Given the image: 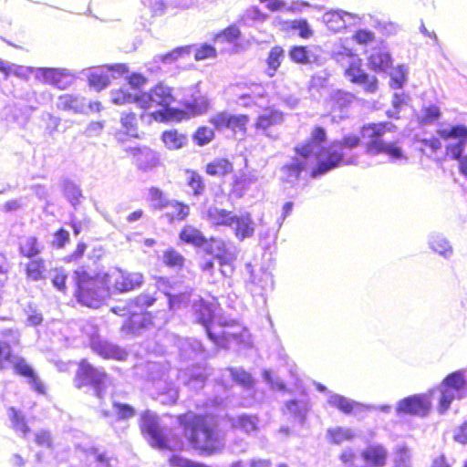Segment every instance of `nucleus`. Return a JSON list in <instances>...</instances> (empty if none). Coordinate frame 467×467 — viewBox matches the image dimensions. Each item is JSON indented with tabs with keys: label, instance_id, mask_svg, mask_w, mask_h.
<instances>
[{
	"label": "nucleus",
	"instance_id": "obj_20",
	"mask_svg": "<svg viewBox=\"0 0 467 467\" xmlns=\"http://www.w3.org/2000/svg\"><path fill=\"white\" fill-rule=\"evenodd\" d=\"M233 224H234L233 228L234 234L239 241H244L254 234L255 223L250 213H244L240 215L234 214Z\"/></svg>",
	"mask_w": 467,
	"mask_h": 467
},
{
	"label": "nucleus",
	"instance_id": "obj_15",
	"mask_svg": "<svg viewBox=\"0 0 467 467\" xmlns=\"http://www.w3.org/2000/svg\"><path fill=\"white\" fill-rule=\"evenodd\" d=\"M112 288L118 293H128L140 288L144 283L140 272H130L117 268L112 275Z\"/></svg>",
	"mask_w": 467,
	"mask_h": 467
},
{
	"label": "nucleus",
	"instance_id": "obj_8",
	"mask_svg": "<svg viewBox=\"0 0 467 467\" xmlns=\"http://www.w3.org/2000/svg\"><path fill=\"white\" fill-rule=\"evenodd\" d=\"M439 400L437 410L444 414L454 400H460L467 396V379L462 370L449 373L437 387Z\"/></svg>",
	"mask_w": 467,
	"mask_h": 467
},
{
	"label": "nucleus",
	"instance_id": "obj_36",
	"mask_svg": "<svg viewBox=\"0 0 467 467\" xmlns=\"http://www.w3.org/2000/svg\"><path fill=\"white\" fill-rule=\"evenodd\" d=\"M285 57V51L281 47L275 46L274 47L266 58L267 67L265 69L266 74L269 77L275 76L277 68L280 67L283 59Z\"/></svg>",
	"mask_w": 467,
	"mask_h": 467
},
{
	"label": "nucleus",
	"instance_id": "obj_64",
	"mask_svg": "<svg viewBox=\"0 0 467 467\" xmlns=\"http://www.w3.org/2000/svg\"><path fill=\"white\" fill-rule=\"evenodd\" d=\"M453 440L460 444H467V421L458 426L453 433Z\"/></svg>",
	"mask_w": 467,
	"mask_h": 467
},
{
	"label": "nucleus",
	"instance_id": "obj_6",
	"mask_svg": "<svg viewBox=\"0 0 467 467\" xmlns=\"http://www.w3.org/2000/svg\"><path fill=\"white\" fill-rule=\"evenodd\" d=\"M397 130V126L389 121L370 122L360 128V136L367 140L365 152L368 155H386L390 160L405 158L398 140L386 141L383 135Z\"/></svg>",
	"mask_w": 467,
	"mask_h": 467
},
{
	"label": "nucleus",
	"instance_id": "obj_11",
	"mask_svg": "<svg viewBox=\"0 0 467 467\" xmlns=\"http://www.w3.org/2000/svg\"><path fill=\"white\" fill-rule=\"evenodd\" d=\"M108 379V374L92 366L88 359L82 358L78 364V369L74 377L76 388L82 389L92 386L96 389H101Z\"/></svg>",
	"mask_w": 467,
	"mask_h": 467
},
{
	"label": "nucleus",
	"instance_id": "obj_48",
	"mask_svg": "<svg viewBox=\"0 0 467 467\" xmlns=\"http://www.w3.org/2000/svg\"><path fill=\"white\" fill-rule=\"evenodd\" d=\"M431 249L442 256H449L452 254V248L449 242L442 237H435L431 243Z\"/></svg>",
	"mask_w": 467,
	"mask_h": 467
},
{
	"label": "nucleus",
	"instance_id": "obj_53",
	"mask_svg": "<svg viewBox=\"0 0 467 467\" xmlns=\"http://www.w3.org/2000/svg\"><path fill=\"white\" fill-rule=\"evenodd\" d=\"M248 183L246 179L242 177H235L231 184L230 195L234 198H242L245 190L247 189Z\"/></svg>",
	"mask_w": 467,
	"mask_h": 467
},
{
	"label": "nucleus",
	"instance_id": "obj_24",
	"mask_svg": "<svg viewBox=\"0 0 467 467\" xmlns=\"http://www.w3.org/2000/svg\"><path fill=\"white\" fill-rule=\"evenodd\" d=\"M361 458L372 467H383L387 463L388 451L382 445H369L361 451Z\"/></svg>",
	"mask_w": 467,
	"mask_h": 467
},
{
	"label": "nucleus",
	"instance_id": "obj_16",
	"mask_svg": "<svg viewBox=\"0 0 467 467\" xmlns=\"http://www.w3.org/2000/svg\"><path fill=\"white\" fill-rule=\"evenodd\" d=\"M16 375L28 380L33 390L38 394L46 393V386L35 372L32 366L23 357H16L10 363Z\"/></svg>",
	"mask_w": 467,
	"mask_h": 467
},
{
	"label": "nucleus",
	"instance_id": "obj_59",
	"mask_svg": "<svg viewBox=\"0 0 467 467\" xmlns=\"http://www.w3.org/2000/svg\"><path fill=\"white\" fill-rule=\"evenodd\" d=\"M133 100H139V99L134 98L129 91L122 88L117 89L113 93L112 101L117 105L130 103Z\"/></svg>",
	"mask_w": 467,
	"mask_h": 467
},
{
	"label": "nucleus",
	"instance_id": "obj_26",
	"mask_svg": "<svg viewBox=\"0 0 467 467\" xmlns=\"http://www.w3.org/2000/svg\"><path fill=\"white\" fill-rule=\"evenodd\" d=\"M284 116L277 110H269L265 113L259 115L254 124L256 130L267 134L270 128L282 124Z\"/></svg>",
	"mask_w": 467,
	"mask_h": 467
},
{
	"label": "nucleus",
	"instance_id": "obj_47",
	"mask_svg": "<svg viewBox=\"0 0 467 467\" xmlns=\"http://www.w3.org/2000/svg\"><path fill=\"white\" fill-rule=\"evenodd\" d=\"M171 467H211L202 462H194L190 459L172 454L168 460Z\"/></svg>",
	"mask_w": 467,
	"mask_h": 467
},
{
	"label": "nucleus",
	"instance_id": "obj_42",
	"mask_svg": "<svg viewBox=\"0 0 467 467\" xmlns=\"http://www.w3.org/2000/svg\"><path fill=\"white\" fill-rule=\"evenodd\" d=\"M327 435L328 441L333 444H340L353 438V435L348 430L341 427L328 429Z\"/></svg>",
	"mask_w": 467,
	"mask_h": 467
},
{
	"label": "nucleus",
	"instance_id": "obj_25",
	"mask_svg": "<svg viewBox=\"0 0 467 467\" xmlns=\"http://www.w3.org/2000/svg\"><path fill=\"white\" fill-rule=\"evenodd\" d=\"M83 462L85 467H111V457L97 447L83 451Z\"/></svg>",
	"mask_w": 467,
	"mask_h": 467
},
{
	"label": "nucleus",
	"instance_id": "obj_57",
	"mask_svg": "<svg viewBox=\"0 0 467 467\" xmlns=\"http://www.w3.org/2000/svg\"><path fill=\"white\" fill-rule=\"evenodd\" d=\"M352 39L358 44L367 45L374 41L375 35L369 30L358 29L353 34Z\"/></svg>",
	"mask_w": 467,
	"mask_h": 467
},
{
	"label": "nucleus",
	"instance_id": "obj_30",
	"mask_svg": "<svg viewBox=\"0 0 467 467\" xmlns=\"http://www.w3.org/2000/svg\"><path fill=\"white\" fill-rule=\"evenodd\" d=\"M204 171L212 177H225L234 171V164L227 158H216L206 163Z\"/></svg>",
	"mask_w": 467,
	"mask_h": 467
},
{
	"label": "nucleus",
	"instance_id": "obj_3",
	"mask_svg": "<svg viewBox=\"0 0 467 467\" xmlns=\"http://www.w3.org/2000/svg\"><path fill=\"white\" fill-rule=\"evenodd\" d=\"M111 310L114 314L126 317L120 330L130 335H136L155 326L165 313L164 304L160 302L157 291L140 293L125 305L114 306Z\"/></svg>",
	"mask_w": 467,
	"mask_h": 467
},
{
	"label": "nucleus",
	"instance_id": "obj_58",
	"mask_svg": "<svg viewBox=\"0 0 467 467\" xmlns=\"http://www.w3.org/2000/svg\"><path fill=\"white\" fill-rule=\"evenodd\" d=\"M87 248H88V245L86 243L78 242L77 244V246L74 249V251L65 257V262H67V263L79 262L80 259L83 257Z\"/></svg>",
	"mask_w": 467,
	"mask_h": 467
},
{
	"label": "nucleus",
	"instance_id": "obj_44",
	"mask_svg": "<svg viewBox=\"0 0 467 467\" xmlns=\"http://www.w3.org/2000/svg\"><path fill=\"white\" fill-rule=\"evenodd\" d=\"M39 72L42 78V81L45 84L58 86L61 78L63 77V73L57 68L52 67H42L39 68Z\"/></svg>",
	"mask_w": 467,
	"mask_h": 467
},
{
	"label": "nucleus",
	"instance_id": "obj_56",
	"mask_svg": "<svg viewBox=\"0 0 467 467\" xmlns=\"http://www.w3.org/2000/svg\"><path fill=\"white\" fill-rule=\"evenodd\" d=\"M232 379L234 382L247 388L254 383L251 374L243 369L232 370Z\"/></svg>",
	"mask_w": 467,
	"mask_h": 467
},
{
	"label": "nucleus",
	"instance_id": "obj_12",
	"mask_svg": "<svg viewBox=\"0 0 467 467\" xmlns=\"http://www.w3.org/2000/svg\"><path fill=\"white\" fill-rule=\"evenodd\" d=\"M344 75L352 84L361 86L366 93H375L378 90V78L374 76H369L362 68V60L360 58L351 61L346 67Z\"/></svg>",
	"mask_w": 467,
	"mask_h": 467
},
{
	"label": "nucleus",
	"instance_id": "obj_52",
	"mask_svg": "<svg viewBox=\"0 0 467 467\" xmlns=\"http://www.w3.org/2000/svg\"><path fill=\"white\" fill-rule=\"evenodd\" d=\"M69 241V233L64 228H59L53 234L52 246L57 249H62Z\"/></svg>",
	"mask_w": 467,
	"mask_h": 467
},
{
	"label": "nucleus",
	"instance_id": "obj_5",
	"mask_svg": "<svg viewBox=\"0 0 467 467\" xmlns=\"http://www.w3.org/2000/svg\"><path fill=\"white\" fill-rule=\"evenodd\" d=\"M176 420L193 448L211 455L223 447L216 429L207 421L206 415L188 410L179 414Z\"/></svg>",
	"mask_w": 467,
	"mask_h": 467
},
{
	"label": "nucleus",
	"instance_id": "obj_37",
	"mask_svg": "<svg viewBox=\"0 0 467 467\" xmlns=\"http://www.w3.org/2000/svg\"><path fill=\"white\" fill-rule=\"evenodd\" d=\"M215 139L213 128L208 126H199L192 134L194 143L199 147L208 145Z\"/></svg>",
	"mask_w": 467,
	"mask_h": 467
},
{
	"label": "nucleus",
	"instance_id": "obj_49",
	"mask_svg": "<svg viewBox=\"0 0 467 467\" xmlns=\"http://www.w3.org/2000/svg\"><path fill=\"white\" fill-rule=\"evenodd\" d=\"M217 56L216 48L210 44H202L194 51V59L201 61L208 58H213Z\"/></svg>",
	"mask_w": 467,
	"mask_h": 467
},
{
	"label": "nucleus",
	"instance_id": "obj_21",
	"mask_svg": "<svg viewBox=\"0 0 467 467\" xmlns=\"http://www.w3.org/2000/svg\"><path fill=\"white\" fill-rule=\"evenodd\" d=\"M179 240L185 244H191L194 247L203 246L208 248L211 237L206 238L203 234L192 224H185L179 232Z\"/></svg>",
	"mask_w": 467,
	"mask_h": 467
},
{
	"label": "nucleus",
	"instance_id": "obj_45",
	"mask_svg": "<svg viewBox=\"0 0 467 467\" xmlns=\"http://www.w3.org/2000/svg\"><path fill=\"white\" fill-rule=\"evenodd\" d=\"M109 82V76L103 72L92 71L88 75V85L96 90H102Z\"/></svg>",
	"mask_w": 467,
	"mask_h": 467
},
{
	"label": "nucleus",
	"instance_id": "obj_22",
	"mask_svg": "<svg viewBox=\"0 0 467 467\" xmlns=\"http://www.w3.org/2000/svg\"><path fill=\"white\" fill-rule=\"evenodd\" d=\"M18 253L26 259L37 257L44 249V245L36 235H23L18 239Z\"/></svg>",
	"mask_w": 467,
	"mask_h": 467
},
{
	"label": "nucleus",
	"instance_id": "obj_63",
	"mask_svg": "<svg viewBox=\"0 0 467 467\" xmlns=\"http://www.w3.org/2000/svg\"><path fill=\"white\" fill-rule=\"evenodd\" d=\"M58 108L64 110L77 109V99L70 94H64L58 98Z\"/></svg>",
	"mask_w": 467,
	"mask_h": 467
},
{
	"label": "nucleus",
	"instance_id": "obj_35",
	"mask_svg": "<svg viewBox=\"0 0 467 467\" xmlns=\"http://www.w3.org/2000/svg\"><path fill=\"white\" fill-rule=\"evenodd\" d=\"M186 184L192 191L193 196H201L204 193L206 185L203 177L195 170H186Z\"/></svg>",
	"mask_w": 467,
	"mask_h": 467
},
{
	"label": "nucleus",
	"instance_id": "obj_31",
	"mask_svg": "<svg viewBox=\"0 0 467 467\" xmlns=\"http://www.w3.org/2000/svg\"><path fill=\"white\" fill-rule=\"evenodd\" d=\"M234 213L223 208L211 207L207 210L208 220L215 226H232Z\"/></svg>",
	"mask_w": 467,
	"mask_h": 467
},
{
	"label": "nucleus",
	"instance_id": "obj_43",
	"mask_svg": "<svg viewBox=\"0 0 467 467\" xmlns=\"http://www.w3.org/2000/svg\"><path fill=\"white\" fill-rule=\"evenodd\" d=\"M330 402L344 414H350L360 406L359 403L351 401L343 396H336Z\"/></svg>",
	"mask_w": 467,
	"mask_h": 467
},
{
	"label": "nucleus",
	"instance_id": "obj_14",
	"mask_svg": "<svg viewBox=\"0 0 467 467\" xmlns=\"http://www.w3.org/2000/svg\"><path fill=\"white\" fill-rule=\"evenodd\" d=\"M126 157L139 169L147 171L160 165L158 153L146 145H136L124 149Z\"/></svg>",
	"mask_w": 467,
	"mask_h": 467
},
{
	"label": "nucleus",
	"instance_id": "obj_41",
	"mask_svg": "<svg viewBox=\"0 0 467 467\" xmlns=\"http://www.w3.org/2000/svg\"><path fill=\"white\" fill-rule=\"evenodd\" d=\"M230 113L223 110L216 112L209 118V123L213 127L214 130L222 131L224 130H228Z\"/></svg>",
	"mask_w": 467,
	"mask_h": 467
},
{
	"label": "nucleus",
	"instance_id": "obj_40",
	"mask_svg": "<svg viewBox=\"0 0 467 467\" xmlns=\"http://www.w3.org/2000/svg\"><path fill=\"white\" fill-rule=\"evenodd\" d=\"M148 201L154 209L165 208L169 202L163 192L158 187H150L148 191Z\"/></svg>",
	"mask_w": 467,
	"mask_h": 467
},
{
	"label": "nucleus",
	"instance_id": "obj_18",
	"mask_svg": "<svg viewBox=\"0 0 467 467\" xmlns=\"http://www.w3.org/2000/svg\"><path fill=\"white\" fill-rule=\"evenodd\" d=\"M90 348L103 359L125 361L129 357L125 348L107 340H94L90 343Z\"/></svg>",
	"mask_w": 467,
	"mask_h": 467
},
{
	"label": "nucleus",
	"instance_id": "obj_27",
	"mask_svg": "<svg viewBox=\"0 0 467 467\" xmlns=\"http://www.w3.org/2000/svg\"><path fill=\"white\" fill-rule=\"evenodd\" d=\"M368 64L373 71H386L392 67V58L384 49L375 48L368 57Z\"/></svg>",
	"mask_w": 467,
	"mask_h": 467
},
{
	"label": "nucleus",
	"instance_id": "obj_2",
	"mask_svg": "<svg viewBox=\"0 0 467 467\" xmlns=\"http://www.w3.org/2000/svg\"><path fill=\"white\" fill-rule=\"evenodd\" d=\"M192 316L194 321L203 327L207 337L217 348H229L233 344L244 341L246 327L234 318H215L213 303L203 299L195 301L192 305Z\"/></svg>",
	"mask_w": 467,
	"mask_h": 467
},
{
	"label": "nucleus",
	"instance_id": "obj_19",
	"mask_svg": "<svg viewBox=\"0 0 467 467\" xmlns=\"http://www.w3.org/2000/svg\"><path fill=\"white\" fill-rule=\"evenodd\" d=\"M144 96L148 98L149 106H160L163 109H167L176 99L173 88L163 83L156 84Z\"/></svg>",
	"mask_w": 467,
	"mask_h": 467
},
{
	"label": "nucleus",
	"instance_id": "obj_4",
	"mask_svg": "<svg viewBox=\"0 0 467 467\" xmlns=\"http://www.w3.org/2000/svg\"><path fill=\"white\" fill-rule=\"evenodd\" d=\"M73 296L82 306L99 308L111 296L110 275L81 266L73 271Z\"/></svg>",
	"mask_w": 467,
	"mask_h": 467
},
{
	"label": "nucleus",
	"instance_id": "obj_17",
	"mask_svg": "<svg viewBox=\"0 0 467 467\" xmlns=\"http://www.w3.org/2000/svg\"><path fill=\"white\" fill-rule=\"evenodd\" d=\"M0 371L6 369L15 358L13 347L20 344L16 332L12 328L0 332Z\"/></svg>",
	"mask_w": 467,
	"mask_h": 467
},
{
	"label": "nucleus",
	"instance_id": "obj_39",
	"mask_svg": "<svg viewBox=\"0 0 467 467\" xmlns=\"http://www.w3.org/2000/svg\"><path fill=\"white\" fill-rule=\"evenodd\" d=\"M241 35L239 27L235 24H231L216 33L213 39L215 41L233 43L239 39Z\"/></svg>",
	"mask_w": 467,
	"mask_h": 467
},
{
	"label": "nucleus",
	"instance_id": "obj_10",
	"mask_svg": "<svg viewBox=\"0 0 467 467\" xmlns=\"http://www.w3.org/2000/svg\"><path fill=\"white\" fill-rule=\"evenodd\" d=\"M434 389L429 394H414L401 399L396 405L397 414L426 417L431 410V395Z\"/></svg>",
	"mask_w": 467,
	"mask_h": 467
},
{
	"label": "nucleus",
	"instance_id": "obj_54",
	"mask_svg": "<svg viewBox=\"0 0 467 467\" xmlns=\"http://www.w3.org/2000/svg\"><path fill=\"white\" fill-rule=\"evenodd\" d=\"M34 442L36 446L44 449H49L52 447L53 441L49 431L41 430L35 434Z\"/></svg>",
	"mask_w": 467,
	"mask_h": 467
},
{
	"label": "nucleus",
	"instance_id": "obj_29",
	"mask_svg": "<svg viewBox=\"0 0 467 467\" xmlns=\"http://www.w3.org/2000/svg\"><path fill=\"white\" fill-rule=\"evenodd\" d=\"M165 208L164 217L171 223L184 221L190 214V206L181 201H169Z\"/></svg>",
	"mask_w": 467,
	"mask_h": 467
},
{
	"label": "nucleus",
	"instance_id": "obj_23",
	"mask_svg": "<svg viewBox=\"0 0 467 467\" xmlns=\"http://www.w3.org/2000/svg\"><path fill=\"white\" fill-rule=\"evenodd\" d=\"M161 140L168 150H179L188 144V135L177 129H171L161 132Z\"/></svg>",
	"mask_w": 467,
	"mask_h": 467
},
{
	"label": "nucleus",
	"instance_id": "obj_32",
	"mask_svg": "<svg viewBox=\"0 0 467 467\" xmlns=\"http://www.w3.org/2000/svg\"><path fill=\"white\" fill-rule=\"evenodd\" d=\"M161 262L168 268L181 270L185 266L186 258L174 247H168L162 253Z\"/></svg>",
	"mask_w": 467,
	"mask_h": 467
},
{
	"label": "nucleus",
	"instance_id": "obj_9",
	"mask_svg": "<svg viewBox=\"0 0 467 467\" xmlns=\"http://www.w3.org/2000/svg\"><path fill=\"white\" fill-rule=\"evenodd\" d=\"M440 138L444 140L455 139V143H450L445 147V158L458 161L463 154L467 144V127L464 125H453L449 129L438 130Z\"/></svg>",
	"mask_w": 467,
	"mask_h": 467
},
{
	"label": "nucleus",
	"instance_id": "obj_60",
	"mask_svg": "<svg viewBox=\"0 0 467 467\" xmlns=\"http://www.w3.org/2000/svg\"><path fill=\"white\" fill-rule=\"evenodd\" d=\"M294 29H296L298 36L304 39L310 38L314 34L308 23L305 19L294 21Z\"/></svg>",
	"mask_w": 467,
	"mask_h": 467
},
{
	"label": "nucleus",
	"instance_id": "obj_38",
	"mask_svg": "<svg viewBox=\"0 0 467 467\" xmlns=\"http://www.w3.org/2000/svg\"><path fill=\"white\" fill-rule=\"evenodd\" d=\"M229 120L228 130L234 133L240 132L244 135L247 132V127L250 122V118L246 114H231Z\"/></svg>",
	"mask_w": 467,
	"mask_h": 467
},
{
	"label": "nucleus",
	"instance_id": "obj_55",
	"mask_svg": "<svg viewBox=\"0 0 467 467\" xmlns=\"http://www.w3.org/2000/svg\"><path fill=\"white\" fill-rule=\"evenodd\" d=\"M191 46L180 47L172 49L171 51L161 56V60L164 63L166 62H173L178 58L182 57L183 55L190 54Z\"/></svg>",
	"mask_w": 467,
	"mask_h": 467
},
{
	"label": "nucleus",
	"instance_id": "obj_51",
	"mask_svg": "<svg viewBox=\"0 0 467 467\" xmlns=\"http://www.w3.org/2000/svg\"><path fill=\"white\" fill-rule=\"evenodd\" d=\"M441 110L436 105H431L422 109V116L420 122L423 124H430L441 118Z\"/></svg>",
	"mask_w": 467,
	"mask_h": 467
},
{
	"label": "nucleus",
	"instance_id": "obj_61",
	"mask_svg": "<svg viewBox=\"0 0 467 467\" xmlns=\"http://www.w3.org/2000/svg\"><path fill=\"white\" fill-rule=\"evenodd\" d=\"M405 81V71L401 67H398L396 72L390 76L389 86L394 89L401 88Z\"/></svg>",
	"mask_w": 467,
	"mask_h": 467
},
{
	"label": "nucleus",
	"instance_id": "obj_33",
	"mask_svg": "<svg viewBox=\"0 0 467 467\" xmlns=\"http://www.w3.org/2000/svg\"><path fill=\"white\" fill-rule=\"evenodd\" d=\"M142 118V115L138 116L133 112H123L120 116L121 127L124 130V133L130 137L138 138L139 119Z\"/></svg>",
	"mask_w": 467,
	"mask_h": 467
},
{
	"label": "nucleus",
	"instance_id": "obj_46",
	"mask_svg": "<svg viewBox=\"0 0 467 467\" xmlns=\"http://www.w3.org/2000/svg\"><path fill=\"white\" fill-rule=\"evenodd\" d=\"M51 282L54 287H56L58 291L62 292L63 294L67 292V274L62 267L55 268L53 270Z\"/></svg>",
	"mask_w": 467,
	"mask_h": 467
},
{
	"label": "nucleus",
	"instance_id": "obj_34",
	"mask_svg": "<svg viewBox=\"0 0 467 467\" xmlns=\"http://www.w3.org/2000/svg\"><path fill=\"white\" fill-rule=\"evenodd\" d=\"M8 412L12 428L16 431H20L23 437H26L31 430L26 420L25 415L13 406L8 408Z\"/></svg>",
	"mask_w": 467,
	"mask_h": 467
},
{
	"label": "nucleus",
	"instance_id": "obj_50",
	"mask_svg": "<svg viewBox=\"0 0 467 467\" xmlns=\"http://www.w3.org/2000/svg\"><path fill=\"white\" fill-rule=\"evenodd\" d=\"M186 110L192 116H199L206 113L210 109V102L208 99H203L201 101H192L187 103Z\"/></svg>",
	"mask_w": 467,
	"mask_h": 467
},
{
	"label": "nucleus",
	"instance_id": "obj_28",
	"mask_svg": "<svg viewBox=\"0 0 467 467\" xmlns=\"http://www.w3.org/2000/svg\"><path fill=\"white\" fill-rule=\"evenodd\" d=\"M26 279L30 281L44 280L47 276V268L45 259L41 257H35L29 259L24 267Z\"/></svg>",
	"mask_w": 467,
	"mask_h": 467
},
{
	"label": "nucleus",
	"instance_id": "obj_7",
	"mask_svg": "<svg viewBox=\"0 0 467 467\" xmlns=\"http://www.w3.org/2000/svg\"><path fill=\"white\" fill-rule=\"evenodd\" d=\"M138 425L140 433L151 448L162 451H182L185 449L182 437L176 433H165L158 415L150 410L140 414Z\"/></svg>",
	"mask_w": 467,
	"mask_h": 467
},
{
	"label": "nucleus",
	"instance_id": "obj_13",
	"mask_svg": "<svg viewBox=\"0 0 467 467\" xmlns=\"http://www.w3.org/2000/svg\"><path fill=\"white\" fill-rule=\"evenodd\" d=\"M211 244L204 252L213 255L217 259L220 265V272L224 277H231L235 270L233 257L228 256V248L226 242L216 236H211Z\"/></svg>",
	"mask_w": 467,
	"mask_h": 467
},
{
	"label": "nucleus",
	"instance_id": "obj_1",
	"mask_svg": "<svg viewBox=\"0 0 467 467\" xmlns=\"http://www.w3.org/2000/svg\"><path fill=\"white\" fill-rule=\"evenodd\" d=\"M327 140L326 130L321 126L314 127L310 138L296 149L294 171L299 172L305 170L313 163L314 159H317V166L312 169L310 175L313 178L323 175L344 163L343 149L352 150L361 143L359 136L348 134L340 140H334L317 151V146L326 142Z\"/></svg>",
	"mask_w": 467,
	"mask_h": 467
},
{
	"label": "nucleus",
	"instance_id": "obj_62",
	"mask_svg": "<svg viewBox=\"0 0 467 467\" xmlns=\"http://www.w3.org/2000/svg\"><path fill=\"white\" fill-rule=\"evenodd\" d=\"M114 409L119 419L120 420H127L135 415V410L130 405L126 403H115Z\"/></svg>",
	"mask_w": 467,
	"mask_h": 467
}]
</instances>
